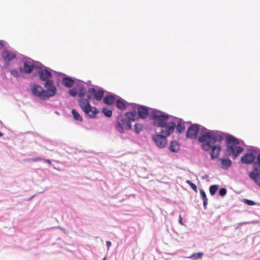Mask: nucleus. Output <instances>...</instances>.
Instances as JSON below:
<instances>
[{"label": "nucleus", "instance_id": "8", "mask_svg": "<svg viewBox=\"0 0 260 260\" xmlns=\"http://www.w3.org/2000/svg\"><path fill=\"white\" fill-rule=\"evenodd\" d=\"M78 102L80 108L88 118L92 119L95 117L99 112L96 107L91 106L87 100H79Z\"/></svg>", "mask_w": 260, "mask_h": 260}, {"label": "nucleus", "instance_id": "4", "mask_svg": "<svg viewBox=\"0 0 260 260\" xmlns=\"http://www.w3.org/2000/svg\"><path fill=\"white\" fill-rule=\"evenodd\" d=\"M224 138L225 134L221 135V140L217 138L215 142L213 140H210L202 144L201 148L203 151L208 152L211 150L210 153L211 159L214 160L219 157L222 148L219 144H216V143L222 141Z\"/></svg>", "mask_w": 260, "mask_h": 260}, {"label": "nucleus", "instance_id": "20", "mask_svg": "<svg viewBox=\"0 0 260 260\" xmlns=\"http://www.w3.org/2000/svg\"><path fill=\"white\" fill-rule=\"evenodd\" d=\"M118 98V99L116 101V107L121 110L126 109L127 105L129 104L121 98L119 96Z\"/></svg>", "mask_w": 260, "mask_h": 260}, {"label": "nucleus", "instance_id": "37", "mask_svg": "<svg viewBox=\"0 0 260 260\" xmlns=\"http://www.w3.org/2000/svg\"><path fill=\"white\" fill-rule=\"evenodd\" d=\"M86 97L87 98L86 99H85V98H82V99H80V100H87L88 102H89V100H91L93 96H92V93H89V92H87V94L86 95Z\"/></svg>", "mask_w": 260, "mask_h": 260}, {"label": "nucleus", "instance_id": "31", "mask_svg": "<svg viewBox=\"0 0 260 260\" xmlns=\"http://www.w3.org/2000/svg\"><path fill=\"white\" fill-rule=\"evenodd\" d=\"M86 94V90L85 88H82L78 90V96L81 99H82Z\"/></svg>", "mask_w": 260, "mask_h": 260}, {"label": "nucleus", "instance_id": "19", "mask_svg": "<svg viewBox=\"0 0 260 260\" xmlns=\"http://www.w3.org/2000/svg\"><path fill=\"white\" fill-rule=\"evenodd\" d=\"M116 97H118V96L113 93H110L109 94L106 95L104 97L103 102L106 105H112L115 102Z\"/></svg>", "mask_w": 260, "mask_h": 260}, {"label": "nucleus", "instance_id": "27", "mask_svg": "<svg viewBox=\"0 0 260 260\" xmlns=\"http://www.w3.org/2000/svg\"><path fill=\"white\" fill-rule=\"evenodd\" d=\"M218 189V185H212L209 187L210 193L211 196H214L217 192Z\"/></svg>", "mask_w": 260, "mask_h": 260}, {"label": "nucleus", "instance_id": "10", "mask_svg": "<svg viewBox=\"0 0 260 260\" xmlns=\"http://www.w3.org/2000/svg\"><path fill=\"white\" fill-rule=\"evenodd\" d=\"M131 121L130 119L127 118H121L120 121H118L116 124V130L120 134L124 133V127L126 130L131 129L132 128Z\"/></svg>", "mask_w": 260, "mask_h": 260}, {"label": "nucleus", "instance_id": "21", "mask_svg": "<svg viewBox=\"0 0 260 260\" xmlns=\"http://www.w3.org/2000/svg\"><path fill=\"white\" fill-rule=\"evenodd\" d=\"M253 170L251 172L260 173V152L256 155V159L252 163Z\"/></svg>", "mask_w": 260, "mask_h": 260}, {"label": "nucleus", "instance_id": "43", "mask_svg": "<svg viewBox=\"0 0 260 260\" xmlns=\"http://www.w3.org/2000/svg\"><path fill=\"white\" fill-rule=\"evenodd\" d=\"M178 222L179 223L181 224V225H183V221H182V217H181V215H180L179 216V220H178Z\"/></svg>", "mask_w": 260, "mask_h": 260}, {"label": "nucleus", "instance_id": "28", "mask_svg": "<svg viewBox=\"0 0 260 260\" xmlns=\"http://www.w3.org/2000/svg\"><path fill=\"white\" fill-rule=\"evenodd\" d=\"M104 115L107 117H111L112 115V111L107 108H104L102 110Z\"/></svg>", "mask_w": 260, "mask_h": 260}, {"label": "nucleus", "instance_id": "24", "mask_svg": "<svg viewBox=\"0 0 260 260\" xmlns=\"http://www.w3.org/2000/svg\"><path fill=\"white\" fill-rule=\"evenodd\" d=\"M203 255L204 254L202 252H199L197 253H193L190 256H187L186 258L192 260H198L201 259Z\"/></svg>", "mask_w": 260, "mask_h": 260}, {"label": "nucleus", "instance_id": "46", "mask_svg": "<svg viewBox=\"0 0 260 260\" xmlns=\"http://www.w3.org/2000/svg\"><path fill=\"white\" fill-rule=\"evenodd\" d=\"M4 135V134L3 133H2L1 132H0V137L3 136Z\"/></svg>", "mask_w": 260, "mask_h": 260}, {"label": "nucleus", "instance_id": "15", "mask_svg": "<svg viewBox=\"0 0 260 260\" xmlns=\"http://www.w3.org/2000/svg\"><path fill=\"white\" fill-rule=\"evenodd\" d=\"M16 52L15 51H11L8 49H4L2 53V57L4 61L6 62H8L16 57Z\"/></svg>", "mask_w": 260, "mask_h": 260}, {"label": "nucleus", "instance_id": "32", "mask_svg": "<svg viewBox=\"0 0 260 260\" xmlns=\"http://www.w3.org/2000/svg\"><path fill=\"white\" fill-rule=\"evenodd\" d=\"M186 182L190 185L191 188L195 191H197V187L195 184L192 183L190 180H187L186 181Z\"/></svg>", "mask_w": 260, "mask_h": 260}, {"label": "nucleus", "instance_id": "45", "mask_svg": "<svg viewBox=\"0 0 260 260\" xmlns=\"http://www.w3.org/2000/svg\"><path fill=\"white\" fill-rule=\"evenodd\" d=\"M57 228L59 229L60 230H61L62 231H63L64 233H66V230L64 229V228H62L60 226H58Z\"/></svg>", "mask_w": 260, "mask_h": 260}, {"label": "nucleus", "instance_id": "25", "mask_svg": "<svg viewBox=\"0 0 260 260\" xmlns=\"http://www.w3.org/2000/svg\"><path fill=\"white\" fill-rule=\"evenodd\" d=\"M72 114L75 120H76L77 121H79L81 122L83 121V118H82V116L79 114V113L75 109H72Z\"/></svg>", "mask_w": 260, "mask_h": 260}, {"label": "nucleus", "instance_id": "44", "mask_svg": "<svg viewBox=\"0 0 260 260\" xmlns=\"http://www.w3.org/2000/svg\"><path fill=\"white\" fill-rule=\"evenodd\" d=\"M42 160L45 162H47L48 163L49 165H51V160L50 159H45V158H43L42 159Z\"/></svg>", "mask_w": 260, "mask_h": 260}, {"label": "nucleus", "instance_id": "6", "mask_svg": "<svg viewBox=\"0 0 260 260\" xmlns=\"http://www.w3.org/2000/svg\"><path fill=\"white\" fill-rule=\"evenodd\" d=\"M200 127V133L198 141L201 144L210 140H213V141L215 142L217 138L221 140V135L225 134L217 130L208 129L203 126H201Z\"/></svg>", "mask_w": 260, "mask_h": 260}, {"label": "nucleus", "instance_id": "16", "mask_svg": "<svg viewBox=\"0 0 260 260\" xmlns=\"http://www.w3.org/2000/svg\"><path fill=\"white\" fill-rule=\"evenodd\" d=\"M131 107H132V111L127 112L125 113L124 114V117L126 118H127L128 119H130L132 121H135L137 119V112L136 110V107H137V104L131 103Z\"/></svg>", "mask_w": 260, "mask_h": 260}, {"label": "nucleus", "instance_id": "35", "mask_svg": "<svg viewBox=\"0 0 260 260\" xmlns=\"http://www.w3.org/2000/svg\"><path fill=\"white\" fill-rule=\"evenodd\" d=\"M200 191L201 197V199L202 200L207 199L206 194L205 191L203 189H200Z\"/></svg>", "mask_w": 260, "mask_h": 260}, {"label": "nucleus", "instance_id": "5", "mask_svg": "<svg viewBox=\"0 0 260 260\" xmlns=\"http://www.w3.org/2000/svg\"><path fill=\"white\" fill-rule=\"evenodd\" d=\"M168 125L166 128L161 127L160 132L152 136V140L157 147L164 148L166 147L167 143V138L172 134L174 129V125Z\"/></svg>", "mask_w": 260, "mask_h": 260}, {"label": "nucleus", "instance_id": "11", "mask_svg": "<svg viewBox=\"0 0 260 260\" xmlns=\"http://www.w3.org/2000/svg\"><path fill=\"white\" fill-rule=\"evenodd\" d=\"M201 125L197 123L191 124L187 128L186 133L187 138L194 140L198 137Z\"/></svg>", "mask_w": 260, "mask_h": 260}, {"label": "nucleus", "instance_id": "26", "mask_svg": "<svg viewBox=\"0 0 260 260\" xmlns=\"http://www.w3.org/2000/svg\"><path fill=\"white\" fill-rule=\"evenodd\" d=\"M143 128V125L141 123H136L134 127V131L137 134H139Z\"/></svg>", "mask_w": 260, "mask_h": 260}, {"label": "nucleus", "instance_id": "7", "mask_svg": "<svg viewBox=\"0 0 260 260\" xmlns=\"http://www.w3.org/2000/svg\"><path fill=\"white\" fill-rule=\"evenodd\" d=\"M45 88L46 89H44L40 85L34 84L31 89L32 93L34 96L45 101L49 99V98L53 96L56 93V90L52 88Z\"/></svg>", "mask_w": 260, "mask_h": 260}, {"label": "nucleus", "instance_id": "9", "mask_svg": "<svg viewBox=\"0 0 260 260\" xmlns=\"http://www.w3.org/2000/svg\"><path fill=\"white\" fill-rule=\"evenodd\" d=\"M257 152L258 149L256 147L248 148L247 153L241 157L240 161L243 164H252L256 159Z\"/></svg>", "mask_w": 260, "mask_h": 260}, {"label": "nucleus", "instance_id": "14", "mask_svg": "<svg viewBox=\"0 0 260 260\" xmlns=\"http://www.w3.org/2000/svg\"><path fill=\"white\" fill-rule=\"evenodd\" d=\"M87 92L92 93L93 98L98 101H101L104 95V90L102 88H99L98 90L93 87L89 88Z\"/></svg>", "mask_w": 260, "mask_h": 260}, {"label": "nucleus", "instance_id": "36", "mask_svg": "<svg viewBox=\"0 0 260 260\" xmlns=\"http://www.w3.org/2000/svg\"><path fill=\"white\" fill-rule=\"evenodd\" d=\"M75 88H76L78 91V90H81L82 88H84V86L83 83H79L76 84Z\"/></svg>", "mask_w": 260, "mask_h": 260}, {"label": "nucleus", "instance_id": "13", "mask_svg": "<svg viewBox=\"0 0 260 260\" xmlns=\"http://www.w3.org/2000/svg\"><path fill=\"white\" fill-rule=\"evenodd\" d=\"M137 111L138 117L141 119H146L148 115H150L152 113L151 112L150 114L149 113V108L143 105H137ZM150 119V118L149 117Z\"/></svg>", "mask_w": 260, "mask_h": 260}, {"label": "nucleus", "instance_id": "38", "mask_svg": "<svg viewBox=\"0 0 260 260\" xmlns=\"http://www.w3.org/2000/svg\"><path fill=\"white\" fill-rule=\"evenodd\" d=\"M7 43L4 40H1L0 41V49L5 46Z\"/></svg>", "mask_w": 260, "mask_h": 260}, {"label": "nucleus", "instance_id": "41", "mask_svg": "<svg viewBox=\"0 0 260 260\" xmlns=\"http://www.w3.org/2000/svg\"><path fill=\"white\" fill-rule=\"evenodd\" d=\"M112 243L110 241H106V246L107 247L108 250L109 249L110 247L111 246Z\"/></svg>", "mask_w": 260, "mask_h": 260}, {"label": "nucleus", "instance_id": "29", "mask_svg": "<svg viewBox=\"0 0 260 260\" xmlns=\"http://www.w3.org/2000/svg\"><path fill=\"white\" fill-rule=\"evenodd\" d=\"M10 73L11 75L12 76H13L14 77L18 78L20 76L19 72L16 69H14L10 70Z\"/></svg>", "mask_w": 260, "mask_h": 260}, {"label": "nucleus", "instance_id": "3", "mask_svg": "<svg viewBox=\"0 0 260 260\" xmlns=\"http://www.w3.org/2000/svg\"><path fill=\"white\" fill-rule=\"evenodd\" d=\"M52 70L44 66L42 63H39V66L36 71V75L39 77L41 81L44 82V87H50L57 91L56 86L52 79L53 75Z\"/></svg>", "mask_w": 260, "mask_h": 260}, {"label": "nucleus", "instance_id": "30", "mask_svg": "<svg viewBox=\"0 0 260 260\" xmlns=\"http://www.w3.org/2000/svg\"><path fill=\"white\" fill-rule=\"evenodd\" d=\"M243 202L249 206H253L256 204L254 201L246 199L243 200Z\"/></svg>", "mask_w": 260, "mask_h": 260}, {"label": "nucleus", "instance_id": "22", "mask_svg": "<svg viewBox=\"0 0 260 260\" xmlns=\"http://www.w3.org/2000/svg\"><path fill=\"white\" fill-rule=\"evenodd\" d=\"M180 145L176 140H172L170 142L169 150L172 152L177 153L180 150Z\"/></svg>", "mask_w": 260, "mask_h": 260}, {"label": "nucleus", "instance_id": "47", "mask_svg": "<svg viewBox=\"0 0 260 260\" xmlns=\"http://www.w3.org/2000/svg\"><path fill=\"white\" fill-rule=\"evenodd\" d=\"M106 257H104V258L103 259V260H106Z\"/></svg>", "mask_w": 260, "mask_h": 260}, {"label": "nucleus", "instance_id": "39", "mask_svg": "<svg viewBox=\"0 0 260 260\" xmlns=\"http://www.w3.org/2000/svg\"><path fill=\"white\" fill-rule=\"evenodd\" d=\"M43 158L41 157H36L34 158H31L30 159L33 161H38L40 160H42Z\"/></svg>", "mask_w": 260, "mask_h": 260}, {"label": "nucleus", "instance_id": "34", "mask_svg": "<svg viewBox=\"0 0 260 260\" xmlns=\"http://www.w3.org/2000/svg\"><path fill=\"white\" fill-rule=\"evenodd\" d=\"M226 192H227L226 189L224 187L221 188L219 190V192H218L219 196H220L221 197H224L226 194Z\"/></svg>", "mask_w": 260, "mask_h": 260}, {"label": "nucleus", "instance_id": "33", "mask_svg": "<svg viewBox=\"0 0 260 260\" xmlns=\"http://www.w3.org/2000/svg\"><path fill=\"white\" fill-rule=\"evenodd\" d=\"M70 95L75 97L77 94V90L76 88H72L69 91Z\"/></svg>", "mask_w": 260, "mask_h": 260}, {"label": "nucleus", "instance_id": "40", "mask_svg": "<svg viewBox=\"0 0 260 260\" xmlns=\"http://www.w3.org/2000/svg\"><path fill=\"white\" fill-rule=\"evenodd\" d=\"M203 202L204 208L205 209H206L207 208V204H208V199H205V200H203Z\"/></svg>", "mask_w": 260, "mask_h": 260}, {"label": "nucleus", "instance_id": "23", "mask_svg": "<svg viewBox=\"0 0 260 260\" xmlns=\"http://www.w3.org/2000/svg\"><path fill=\"white\" fill-rule=\"evenodd\" d=\"M249 178L253 181V182L260 187V173H255L254 172H250L249 173Z\"/></svg>", "mask_w": 260, "mask_h": 260}, {"label": "nucleus", "instance_id": "48", "mask_svg": "<svg viewBox=\"0 0 260 260\" xmlns=\"http://www.w3.org/2000/svg\"><path fill=\"white\" fill-rule=\"evenodd\" d=\"M56 114H58V113L57 112H56Z\"/></svg>", "mask_w": 260, "mask_h": 260}, {"label": "nucleus", "instance_id": "18", "mask_svg": "<svg viewBox=\"0 0 260 260\" xmlns=\"http://www.w3.org/2000/svg\"><path fill=\"white\" fill-rule=\"evenodd\" d=\"M62 84L68 88L72 87L75 83V80L74 78L66 75L62 79Z\"/></svg>", "mask_w": 260, "mask_h": 260}, {"label": "nucleus", "instance_id": "1", "mask_svg": "<svg viewBox=\"0 0 260 260\" xmlns=\"http://www.w3.org/2000/svg\"><path fill=\"white\" fill-rule=\"evenodd\" d=\"M150 119L153 120V126L157 127H165L171 124L174 125V133L175 129L178 134L182 133L185 128L184 121L183 119L174 117L167 113L156 109H153L150 115Z\"/></svg>", "mask_w": 260, "mask_h": 260}, {"label": "nucleus", "instance_id": "2", "mask_svg": "<svg viewBox=\"0 0 260 260\" xmlns=\"http://www.w3.org/2000/svg\"><path fill=\"white\" fill-rule=\"evenodd\" d=\"M226 139V149L224 150V155L226 156L232 155L234 159L241 154L244 149L241 146H237L240 143L241 140L231 135L225 134Z\"/></svg>", "mask_w": 260, "mask_h": 260}, {"label": "nucleus", "instance_id": "42", "mask_svg": "<svg viewBox=\"0 0 260 260\" xmlns=\"http://www.w3.org/2000/svg\"><path fill=\"white\" fill-rule=\"evenodd\" d=\"M19 73V75L23 74L24 73V71L23 70V67H19V70H18Z\"/></svg>", "mask_w": 260, "mask_h": 260}, {"label": "nucleus", "instance_id": "17", "mask_svg": "<svg viewBox=\"0 0 260 260\" xmlns=\"http://www.w3.org/2000/svg\"><path fill=\"white\" fill-rule=\"evenodd\" d=\"M218 160L221 161L220 168L224 170H228L232 165V161L228 158H219Z\"/></svg>", "mask_w": 260, "mask_h": 260}, {"label": "nucleus", "instance_id": "12", "mask_svg": "<svg viewBox=\"0 0 260 260\" xmlns=\"http://www.w3.org/2000/svg\"><path fill=\"white\" fill-rule=\"evenodd\" d=\"M39 64H36L34 63V61L32 59L25 60L23 64V70L24 73L30 74L34 69L37 70Z\"/></svg>", "mask_w": 260, "mask_h": 260}]
</instances>
